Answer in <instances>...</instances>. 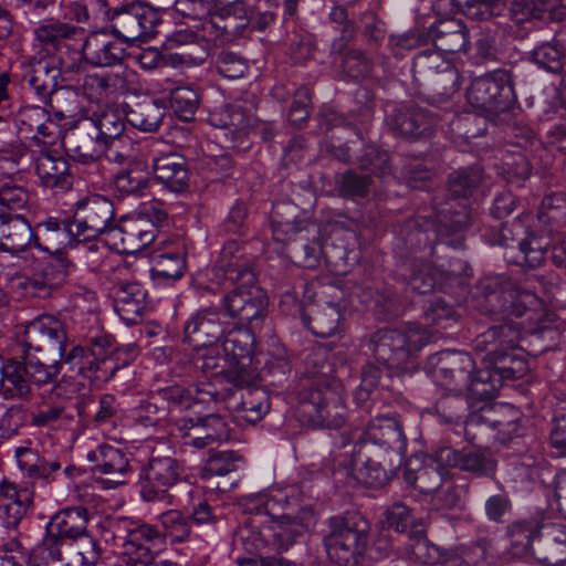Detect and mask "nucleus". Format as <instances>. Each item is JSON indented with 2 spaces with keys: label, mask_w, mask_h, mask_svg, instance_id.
I'll return each mask as SVG.
<instances>
[{
  "label": "nucleus",
  "mask_w": 566,
  "mask_h": 566,
  "mask_svg": "<svg viewBox=\"0 0 566 566\" xmlns=\"http://www.w3.org/2000/svg\"><path fill=\"white\" fill-rule=\"evenodd\" d=\"M328 558L338 566H352L367 544L364 530L350 527L342 517L329 520V533L324 538Z\"/></svg>",
  "instance_id": "obj_10"
},
{
  "label": "nucleus",
  "mask_w": 566,
  "mask_h": 566,
  "mask_svg": "<svg viewBox=\"0 0 566 566\" xmlns=\"http://www.w3.org/2000/svg\"><path fill=\"white\" fill-rule=\"evenodd\" d=\"M361 443L367 453H373L370 449L377 447L398 453L406 450V437L402 429L394 418L389 417L373 419L363 433Z\"/></svg>",
  "instance_id": "obj_19"
},
{
  "label": "nucleus",
  "mask_w": 566,
  "mask_h": 566,
  "mask_svg": "<svg viewBox=\"0 0 566 566\" xmlns=\"http://www.w3.org/2000/svg\"><path fill=\"white\" fill-rule=\"evenodd\" d=\"M114 218V207L111 200L99 195H92L75 203L74 222L77 240L95 239L107 232Z\"/></svg>",
  "instance_id": "obj_13"
},
{
  "label": "nucleus",
  "mask_w": 566,
  "mask_h": 566,
  "mask_svg": "<svg viewBox=\"0 0 566 566\" xmlns=\"http://www.w3.org/2000/svg\"><path fill=\"white\" fill-rule=\"evenodd\" d=\"M430 339L427 329L418 324L405 328L376 332L370 340L375 358L389 369H403L411 355Z\"/></svg>",
  "instance_id": "obj_6"
},
{
  "label": "nucleus",
  "mask_w": 566,
  "mask_h": 566,
  "mask_svg": "<svg viewBox=\"0 0 566 566\" xmlns=\"http://www.w3.org/2000/svg\"><path fill=\"white\" fill-rule=\"evenodd\" d=\"M127 88L123 75L116 74H88L82 85L83 95L93 103H101L117 92Z\"/></svg>",
  "instance_id": "obj_33"
},
{
  "label": "nucleus",
  "mask_w": 566,
  "mask_h": 566,
  "mask_svg": "<svg viewBox=\"0 0 566 566\" xmlns=\"http://www.w3.org/2000/svg\"><path fill=\"white\" fill-rule=\"evenodd\" d=\"M1 369L3 373V388L13 390L19 396L29 392V378L24 364L17 360H9L1 366Z\"/></svg>",
  "instance_id": "obj_50"
},
{
  "label": "nucleus",
  "mask_w": 566,
  "mask_h": 566,
  "mask_svg": "<svg viewBox=\"0 0 566 566\" xmlns=\"http://www.w3.org/2000/svg\"><path fill=\"white\" fill-rule=\"evenodd\" d=\"M146 291L136 282L118 285L115 290L114 308L126 323H136L145 308Z\"/></svg>",
  "instance_id": "obj_30"
},
{
  "label": "nucleus",
  "mask_w": 566,
  "mask_h": 566,
  "mask_svg": "<svg viewBox=\"0 0 566 566\" xmlns=\"http://www.w3.org/2000/svg\"><path fill=\"white\" fill-rule=\"evenodd\" d=\"M77 240L76 229L72 224L55 218H48L36 224L33 235V247L44 253L48 261L44 264L34 263L33 276L27 279L24 287L32 296L46 297L53 287L64 280L72 263L63 255V249Z\"/></svg>",
  "instance_id": "obj_4"
},
{
  "label": "nucleus",
  "mask_w": 566,
  "mask_h": 566,
  "mask_svg": "<svg viewBox=\"0 0 566 566\" xmlns=\"http://www.w3.org/2000/svg\"><path fill=\"white\" fill-rule=\"evenodd\" d=\"M437 271L430 264H426L422 266V269L413 273L409 285L412 290L418 291L420 294H427L437 286Z\"/></svg>",
  "instance_id": "obj_64"
},
{
  "label": "nucleus",
  "mask_w": 566,
  "mask_h": 566,
  "mask_svg": "<svg viewBox=\"0 0 566 566\" xmlns=\"http://www.w3.org/2000/svg\"><path fill=\"white\" fill-rule=\"evenodd\" d=\"M161 541V533L153 525L132 523L124 542V553L128 557V563L134 566L148 565L153 562V546Z\"/></svg>",
  "instance_id": "obj_20"
},
{
  "label": "nucleus",
  "mask_w": 566,
  "mask_h": 566,
  "mask_svg": "<svg viewBox=\"0 0 566 566\" xmlns=\"http://www.w3.org/2000/svg\"><path fill=\"white\" fill-rule=\"evenodd\" d=\"M64 143L70 155L82 164L96 161L108 148V145L92 129L76 137L70 136Z\"/></svg>",
  "instance_id": "obj_34"
},
{
  "label": "nucleus",
  "mask_w": 566,
  "mask_h": 566,
  "mask_svg": "<svg viewBox=\"0 0 566 566\" xmlns=\"http://www.w3.org/2000/svg\"><path fill=\"white\" fill-rule=\"evenodd\" d=\"M74 64L61 55L33 57L22 65L23 80L41 98H46L59 88V78L71 72Z\"/></svg>",
  "instance_id": "obj_12"
},
{
  "label": "nucleus",
  "mask_w": 566,
  "mask_h": 566,
  "mask_svg": "<svg viewBox=\"0 0 566 566\" xmlns=\"http://www.w3.org/2000/svg\"><path fill=\"white\" fill-rule=\"evenodd\" d=\"M488 302L492 306L494 302H502L492 308L493 314L507 313L524 319L492 327L475 339L476 352H485L481 357L483 368L475 376L472 375L475 360L468 353L446 350L433 357V380L451 394L468 391L480 400L494 398L504 379L521 378L528 370L527 360L517 348L523 335L536 332L546 323L563 319L534 293L512 283H506L500 292L490 293Z\"/></svg>",
  "instance_id": "obj_1"
},
{
  "label": "nucleus",
  "mask_w": 566,
  "mask_h": 566,
  "mask_svg": "<svg viewBox=\"0 0 566 566\" xmlns=\"http://www.w3.org/2000/svg\"><path fill=\"white\" fill-rule=\"evenodd\" d=\"M90 470L96 474L111 475L102 480L104 489H115L126 482L132 473L129 461L126 454L111 443H98L86 453Z\"/></svg>",
  "instance_id": "obj_16"
},
{
  "label": "nucleus",
  "mask_w": 566,
  "mask_h": 566,
  "mask_svg": "<svg viewBox=\"0 0 566 566\" xmlns=\"http://www.w3.org/2000/svg\"><path fill=\"white\" fill-rule=\"evenodd\" d=\"M19 337L27 349L53 352L59 359L65 358L66 332L53 315L44 314L28 322Z\"/></svg>",
  "instance_id": "obj_11"
},
{
  "label": "nucleus",
  "mask_w": 566,
  "mask_h": 566,
  "mask_svg": "<svg viewBox=\"0 0 566 566\" xmlns=\"http://www.w3.org/2000/svg\"><path fill=\"white\" fill-rule=\"evenodd\" d=\"M88 523L87 510L82 506L69 507L55 513L46 525V531L53 532L66 542L86 537Z\"/></svg>",
  "instance_id": "obj_27"
},
{
  "label": "nucleus",
  "mask_w": 566,
  "mask_h": 566,
  "mask_svg": "<svg viewBox=\"0 0 566 566\" xmlns=\"http://www.w3.org/2000/svg\"><path fill=\"white\" fill-rule=\"evenodd\" d=\"M107 13L106 0H75L66 8L65 17L77 22L97 25L106 22Z\"/></svg>",
  "instance_id": "obj_42"
},
{
  "label": "nucleus",
  "mask_w": 566,
  "mask_h": 566,
  "mask_svg": "<svg viewBox=\"0 0 566 566\" xmlns=\"http://www.w3.org/2000/svg\"><path fill=\"white\" fill-rule=\"evenodd\" d=\"M112 160L118 164H128L115 177V186L118 191L127 195L138 193L147 187L149 179L147 165L137 159L134 145L130 146L127 153L113 151Z\"/></svg>",
  "instance_id": "obj_22"
},
{
  "label": "nucleus",
  "mask_w": 566,
  "mask_h": 566,
  "mask_svg": "<svg viewBox=\"0 0 566 566\" xmlns=\"http://www.w3.org/2000/svg\"><path fill=\"white\" fill-rule=\"evenodd\" d=\"M503 0H463V14L472 20H488L504 10Z\"/></svg>",
  "instance_id": "obj_54"
},
{
  "label": "nucleus",
  "mask_w": 566,
  "mask_h": 566,
  "mask_svg": "<svg viewBox=\"0 0 566 566\" xmlns=\"http://www.w3.org/2000/svg\"><path fill=\"white\" fill-rule=\"evenodd\" d=\"M342 315L338 306L325 303L312 313L311 316L303 315L304 325L313 335L322 338L332 337L342 332L339 322Z\"/></svg>",
  "instance_id": "obj_35"
},
{
  "label": "nucleus",
  "mask_w": 566,
  "mask_h": 566,
  "mask_svg": "<svg viewBox=\"0 0 566 566\" xmlns=\"http://www.w3.org/2000/svg\"><path fill=\"white\" fill-rule=\"evenodd\" d=\"M76 108L59 109L53 115L42 106L28 105L20 108L15 126L21 135L43 145H51L59 138L65 119H75Z\"/></svg>",
  "instance_id": "obj_9"
},
{
  "label": "nucleus",
  "mask_w": 566,
  "mask_h": 566,
  "mask_svg": "<svg viewBox=\"0 0 566 566\" xmlns=\"http://www.w3.org/2000/svg\"><path fill=\"white\" fill-rule=\"evenodd\" d=\"M482 180V169L478 166L460 169L450 175V190L454 196L467 197Z\"/></svg>",
  "instance_id": "obj_51"
},
{
  "label": "nucleus",
  "mask_w": 566,
  "mask_h": 566,
  "mask_svg": "<svg viewBox=\"0 0 566 566\" xmlns=\"http://www.w3.org/2000/svg\"><path fill=\"white\" fill-rule=\"evenodd\" d=\"M289 252L296 264L313 269L319 264L323 249L318 241L313 240L312 242L301 244L296 242L289 249Z\"/></svg>",
  "instance_id": "obj_55"
},
{
  "label": "nucleus",
  "mask_w": 566,
  "mask_h": 566,
  "mask_svg": "<svg viewBox=\"0 0 566 566\" xmlns=\"http://www.w3.org/2000/svg\"><path fill=\"white\" fill-rule=\"evenodd\" d=\"M155 178L172 192H182L188 188L189 175L182 156L170 153L154 158Z\"/></svg>",
  "instance_id": "obj_25"
},
{
  "label": "nucleus",
  "mask_w": 566,
  "mask_h": 566,
  "mask_svg": "<svg viewBox=\"0 0 566 566\" xmlns=\"http://www.w3.org/2000/svg\"><path fill=\"white\" fill-rule=\"evenodd\" d=\"M386 522L389 527L395 528L399 533L408 532L410 536L416 531L415 524H419L422 520L415 517L407 505L397 502L386 511Z\"/></svg>",
  "instance_id": "obj_48"
},
{
  "label": "nucleus",
  "mask_w": 566,
  "mask_h": 566,
  "mask_svg": "<svg viewBox=\"0 0 566 566\" xmlns=\"http://www.w3.org/2000/svg\"><path fill=\"white\" fill-rule=\"evenodd\" d=\"M29 554L17 538H9L0 546V566H27Z\"/></svg>",
  "instance_id": "obj_60"
},
{
  "label": "nucleus",
  "mask_w": 566,
  "mask_h": 566,
  "mask_svg": "<svg viewBox=\"0 0 566 566\" xmlns=\"http://www.w3.org/2000/svg\"><path fill=\"white\" fill-rule=\"evenodd\" d=\"M69 542L46 531L41 544L36 547V554L45 562H59L62 559V548Z\"/></svg>",
  "instance_id": "obj_63"
},
{
  "label": "nucleus",
  "mask_w": 566,
  "mask_h": 566,
  "mask_svg": "<svg viewBox=\"0 0 566 566\" xmlns=\"http://www.w3.org/2000/svg\"><path fill=\"white\" fill-rule=\"evenodd\" d=\"M179 479V467L175 459L165 457L153 459L139 476L140 496L145 501H165L172 503L168 494Z\"/></svg>",
  "instance_id": "obj_14"
},
{
  "label": "nucleus",
  "mask_w": 566,
  "mask_h": 566,
  "mask_svg": "<svg viewBox=\"0 0 566 566\" xmlns=\"http://www.w3.org/2000/svg\"><path fill=\"white\" fill-rule=\"evenodd\" d=\"M254 334L250 329L232 328L222 343L224 365L220 366L219 347L214 344L193 346V363L197 368L212 375L224 374L234 385H249L256 377V365L253 358Z\"/></svg>",
  "instance_id": "obj_5"
},
{
  "label": "nucleus",
  "mask_w": 566,
  "mask_h": 566,
  "mask_svg": "<svg viewBox=\"0 0 566 566\" xmlns=\"http://www.w3.org/2000/svg\"><path fill=\"white\" fill-rule=\"evenodd\" d=\"M35 38L41 43L45 55L64 56L74 46L77 29L66 23H46L35 29Z\"/></svg>",
  "instance_id": "obj_29"
},
{
  "label": "nucleus",
  "mask_w": 566,
  "mask_h": 566,
  "mask_svg": "<svg viewBox=\"0 0 566 566\" xmlns=\"http://www.w3.org/2000/svg\"><path fill=\"white\" fill-rule=\"evenodd\" d=\"M416 531L410 535L411 544L408 545L411 557L420 564L433 566H457L458 559H449L441 563V554L437 546L429 543L424 536L423 522L415 524Z\"/></svg>",
  "instance_id": "obj_38"
},
{
  "label": "nucleus",
  "mask_w": 566,
  "mask_h": 566,
  "mask_svg": "<svg viewBox=\"0 0 566 566\" xmlns=\"http://www.w3.org/2000/svg\"><path fill=\"white\" fill-rule=\"evenodd\" d=\"M24 155L20 146L0 150V250L11 254L33 245L34 230L22 214L30 193L15 178Z\"/></svg>",
  "instance_id": "obj_3"
},
{
  "label": "nucleus",
  "mask_w": 566,
  "mask_h": 566,
  "mask_svg": "<svg viewBox=\"0 0 566 566\" xmlns=\"http://www.w3.org/2000/svg\"><path fill=\"white\" fill-rule=\"evenodd\" d=\"M433 124V118L419 108L399 111L392 119L394 129L409 137L430 134Z\"/></svg>",
  "instance_id": "obj_39"
},
{
  "label": "nucleus",
  "mask_w": 566,
  "mask_h": 566,
  "mask_svg": "<svg viewBox=\"0 0 566 566\" xmlns=\"http://www.w3.org/2000/svg\"><path fill=\"white\" fill-rule=\"evenodd\" d=\"M270 531L277 549L286 551L305 533L306 526L300 517L281 515L273 518Z\"/></svg>",
  "instance_id": "obj_41"
},
{
  "label": "nucleus",
  "mask_w": 566,
  "mask_h": 566,
  "mask_svg": "<svg viewBox=\"0 0 566 566\" xmlns=\"http://www.w3.org/2000/svg\"><path fill=\"white\" fill-rule=\"evenodd\" d=\"M157 229L143 217L122 219L107 231V243L120 254H134L154 242Z\"/></svg>",
  "instance_id": "obj_15"
},
{
  "label": "nucleus",
  "mask_w": 566,
  "mask_h": 566,
  "mask_svg": "<svg viewBox=\"0 0 566 566\" xmlns=\"http://www.w3.org/2000/svg\"><path fill=\"white\" fill-rule=\"evenodd\" d=\"M312 403L319 421L329 428H339L345 422V406L329 389L312 395Z\"/></svg>",
  "instance_id": "obj_37"
},
{
  "label": "nucleus",
  "mask_w": 566,
  "mask_h": 566,
  "mask_svg": "<svg viewBox=\"0 0 566 566\" xmlns=\"http://www.w3.org/2000/svg\"><path fill=\"white\" fill-rule=\"evenodd\" d=\"M381 378V370L374 365H367L361 373V381L356 390L355 400L358 405L365 403L371 396L373 390L377 388Z\"/></svg>",
  "instance_id": "obj_62"
},
{
  "label": "nucleus",
  "mask_w": 566,
  "mask_h": 566,
  "mask_svg": "<svg viewBox=\"0 0 566 566\" xmlns=\"http://www.w3.org/2000/svg\"><path fill=\"white\" fill-rule=\"evenodd\" d=\"M125 54L124 42L106 31L92 32L81 45L82 59L95 67L120 64Z\"/></svg>",
  "instance_id": "obj_18"
},
{
  "label": "nucleus",
  "mask_w": 566,
  "mask_h": 566,
  "mask_svg": "<svg viewBox=\"0 0 566 566\" xmlns=\"http://www.w3.org/2000/svg\"><path fill=\"white\" fill-rule=\"evenodd\" d=\"M504 410H513L509 405L503 403H485L479 412L469 416V424L485 423L489 427L497 428L503 424V420L499 417Z\"/></svg>",
  "instance_id": "obj_61"
},
{
  "label": "nucleus",
  "mask_w": 566,
  "mask_h": 566,
  "mask_svg": "<svg viewBox=\"0 0 566 566\" xmlns=\"http://www.w3.org/2000/svg\"><path fill=\"white\" fill-rule=\"evenodd\" d=\"M434 461L438 465L457 468L479 475L494 470V462L484 452L471 449L458 451L451 447H441L434 451Z\"/></svg>",
  "instance_id": "obj_24"
},
{
  "label": "nucleus",
  "mask_w": 566,
  "mask_h": 566,
  "mask_svg": "<svg viewBox=\"0 0 566 566\" xmlns=\"http://www.w3.org/2000/svg\"><path fill=\"white\" fill-rule=\"evenodd\" d=\"M165 115L164 108L156 102H148L137 105L126 115V120L134 127L145 130H156Z\"/></svg>",
  "instance_id": "obj_44"
},
{
  "label": "nucleus",
  "mask_w": 566,
  "mask_h": 566,
  "mask_svg": "<svg viewBox=\"0 0 566 566\" xmlns=\"http://www.w3.org/2000/svg\"><path fill=\"white\" fill-rule=\"evenodd\" d=\"M61 359H52L51 365H44L39 360L28 359L24 363L29 382L35 385L48 384L59 374V363Z\"/></svg>",
  "instance_id": "obj_59"
},
{
  "label": "nucleus",
  "mask_w": 566,
  "mask_h": 566,
  "mask_svg": "<svg viewBox=\"0 0 566 566\" xmlns=\"http://www.w3.org/2000/svg\"><path fill=\"white\" fill-rule=\"evenodd\" d=\"M33 502V492L28 488H18L3 480L0 483V522L6 527H15L27 515Z\"/></svg>",
  "instance_id": "obj_21"
},
{
  "label": "nucleus",
  "mask_w": 566,
  "mask_h": 566,
  "mask_svg": "<svg viewBox=\"0 0 566 566\" xmlns=\"http://www.w3.org/2000/svg\"><path fill=\"white\" fill-rule=\"evenodd\" d=\"M270 410V398L261 388H248L241 395V402L237 408V417L248 423H256Z\"/></svg>",
  "instance_id": "obj_40"
},
{
  "label": "nucleus",
  "mask_w": 566,
  "mask_h": 566,
  "mask_svg": "<svg viewBox=\"0 0 566 566\" xmlns=\"http://www.w3.org/2000/svg\"><path fill=\"white\" fill-rule=\"evenodd\" d=\"M35 172L42 185L48 188L64 190L71 186L67 161L51 153H41L34 161Z\"/></svg>",
  "instance_id": "obj_31"
},
{
  "label": "nucleus",
  "mask_w": 566,
  "mask_h": 566,
  "mask_svg": "<svg viewBox=\"0 0 566 566\" xmlns=\"http://www.w3.org/2000/svg\"><path fill=\"white\" fill-rule=\"evenodd\" d=\"M532 61L541 69L551 73H557L563 69L564 55L552 43H543L532 51Z\"/></svg>",
  "instance_id": "obj_53"
},
{
  "label": "nucleus",
  "mask_w": 566,
  "mask_h": 566,
  "mask_svg": "<svg viewBox=\"0 0 566 566\" xmlns=\"http://www.w3.org/2000/svg\"><path fill=\"white\" fill-rule=\"evenodd\" d=\"M549 244L551 240L547 237H527L518 242V251L522 260H516V263L520 265H527L528 268H536L541 265Z\"/></svg>",
  "instance_id": "obj_45"
},
{
  "label": "nucleus",
  "mask_w": 566,
  "mask_h": 566,
  "mask_svg": "<svg viewBox=\"0 0 566 566\" xmlns=\"http://www.w3.org/2000/svg\"><path fill=\"white\" fill-rule=\"evenodd\" d=\"M239 468V458L232 451H222L209 458L201 471L202 479L224 476Z\"/></svg>",
  "instance_id": "obj_49"
},
{
  "label": "nucleus",
  "mask_w": 566,
  "mask_h": 566,
  "mask_svg": "<svg viewBox=\"0 0 566 566\" xmlns=\"http://www.w3.org/2000/svg\"><path fill=\"white\" fill-rule=\"evenodd\" d=\"M111 336H97L92 339L90 348L74 346L64 358L70 369L93 381H107L115 373V367L109 358L113 353Z\"/></svg>",
  "instance_id": "obj_8"
},
{
  "label": "nucleus",
  "mask_w": 566,
  "mask_h": 566,
  "mask_svg": "<svg viewBox=\"0 0 566 566\" xmlns=\"http://www.w3.org/2000/svg\"><path fill=\"white\" fill-rule=\"evenodd\" d=\"M510 17L520 24L539 18L545 11V0H510Z\"/></svg>",
  "instance_id": "obj_56"
},
{
  "label": "nucleus",
  "mask_w": 566,
  "mask_h": 566,
  "mask_svg": "<svg viewBox=\"0 0 566 566\" xmlns=\"http://www.w3.org/2000/svg\"><path fill=\"white\" fill-rule=\"evenodd\" d=\"M513 96V87L504 73L474 78L467 92L468 102L478 109L499 111L506 106Z\"/></svg>",
  "instance_id": "obj_17"
},
{
  "label": "nucleus",
  "mask_w": 566,
  "mask_h": 566,
  "mask_svg": "<svg viewBox=\"0 0 566 566\" xmlns=\"http://www.w3.org/2000/svg\"><path fill=\"white\" fill-rule=\"evenodd\" d=\"M433 45L441 53H457L469 45L465 25L457 19L441 20L430 29Z\"/></svg>",
  "instance_id": "obj_28"
},
{
  "label": "nucleus",
  "mask_w": 566,
  "mask_h": 566,
  "mask_svg": "<svg viewBox=\"0 0 566 566\" xmlns=\"http://www.w3.org/2000/svg\"><path fill=\"white\" fill-rule=\"evenodd\" d=\"M77 120H87L92 130L108 146L120 139L125 130V118L118 109L107 108L102 113L88 116V111L81 107L76 109Z\"/></svg>",
  "instance_id": "obj_26"
},
{
  "label": "nucleus",
  "mask_w": 566,
  "mask_h": 566,
  "mask_svg": "<svg viewBox=\"0 0 566 566\" xmlns=\"http://www.w3.org/2000/svg\"><path fill=\"white\" fill-rule=\"evenodd\" d=\"M186 271V254L182 249L158 254L151 268L153 276L163 280H179Z\"/></svg>",
  "instance_id": "obj_43"
},
{
  "label": "nucleus",
  "mask_w": 566,
  "mask_h": 566,
  "mask_svg": "<svg viewBox=\"0 0 566 566\" xmlns=\"http://www.w3.org/2000/svg\"><path fill=\"white\" fill-rule=\"evenodd\" d=\"M165 536L171 542H184L190 534V523L178 510H168L159 515Z\"/></svg>",
  "instance_id": "obj_47"
},
{
  "label": "nucleus",
  "mask_w": 566,
  "mask_h": 566,
  "mask_svg": "<svg viewBox=\"0 0 566 566\" xmlns=\"http://www.w3.org/2000/svg\"><path fill=\"white\" fill-rule=\"evenodd\" d=\"M211 275L209 289L227 292L221 298L227 315L247 324L243 329H250L253 334V328L266 315L268 297L255 284L251 259L243 254L237 241H228L223 245Z\"/></svg>",
  "instance_id": "obj_2"
},
{
  "label": "nucleus",
  "mask_w": 566,
  "mask_h": 566,
  "mask_svg": "<svg viewBox=\"0 0 566 566\" xmlns=\"http://www.w3.org/2000/svg\"><path fill=\"white\" fill-rule=\"evenodd\" d=\"M99 557L101 549L97 541L86 536L81 539L75 555L65 566H95Z\"/></svg>",
  "instance_id": "obj_58"
},
{
  "label": "nucleus",
  "mask_w": 566,
  "mask_h": 566,
  "mask_svg": "<svg viewBox=\"0 0 566 566\" xmlns=\"http://www.w3.org/2000/svg\"><path fill=\"white\" fill-rule=\"evenodd\" d=\"M177 427L181 436L188 439L186 442L187 444H191L196 448H205L209 446L208 436L203 426L202 418H182L178 420Z\"/></svg>",
  "instance_id": "obj_57"
},
{
  "label": "nucleus",
  "mask_w": 566,
  "mask_h": 566,
  "mask_svg": "<svg viewBox=\"0 0 566 566\" xmlns=\"http://www.w3.org/2000/svg\"><path fill=\"white\" fill-rule=\"evenodd\" d=\"M221 2L230 6V10L242 21V23H232L230 19L223 20L218 18L205 19L201 21V29L198 31V38L206 41H217L224 34H230L233 30L244 25L250 19V11L243 6L241 0H221Z\"/></svg>",
  "instance_id": "obj_32"
},
{
  "label": "nucleus",
  "mask_w": 566,
  "mask_h": 566,
  "mask_svg": "<svg viewBox=\"0 0 566 566\" xmlns=\"http://www.w3.org/2000/svg\"><path fill=\"white\" fill-rule=\"evenodd\" d=\"M432 462L434 467L428 465L421 468L415 478V486L421 493L430 494L438 491L446 476L447 465H438L434 461V453L432 454Z\"/></svg>",
  "instance_id": "obj_52"
},
{
  "label": "nucleus",
  "mask_w": 566,
  "mask_h": 566,
  "mask_svg": "<svg viewBox=\"0 0 566 566\" xmlns=\"http://www.w3.org/2000/svg\"><path fill=\"white\" fill-rule=\"evenodd\" d=\"M106 21L111 23L114 35L124 43H130L153 38L161 20L159 12L150 6L132 1L108 9Z\"/></svg>",
  "instance_id": "obj_7"
},
{
  "label": "nucleus",
  "mask_w": 566,
  "mask_h": 566,
  "mask_svg": "<svg viewBox=\"0 0 566 566\" xmlns=\"http://www.w3.org/2000/svg\"><path fill=\"white\" fill-rule=\"evenodd\" d=\"M170 106L175 114L182 120H190L199 105V96L189 86H179L170 92Z\"/></svg>",
  "instance_id": "obj_46"
},
{
  "label": "nucleus",
  "mask_w": 566,
  "mask_h": 566,
  "mask_svg": "<svg viewBox=\"0 0 566 566\" xmlns=\"http://www.w3.org/2000/svg\"><path fill=\"white\" fill-rule=\"evenodd\" d=\"M185 339L193 346L214 344L222 335L219 312L216 308H202L189 316L184 328Z\"/></svg>",
  "instance_id": "obj_23"
},
{
  "label": "nucleus",
  "mask_w": 566,
  "mask_h": 566,
  "mask_svg": "<svg viewBox=\"0 0 566 566\" xmlns=\"http://www.w3.org/2000/svg\"><path fill=\"white\" fill-rule=\"evenodd\" d=\"M14 457L19 469L30 479L49 481L51 474L61 469L59 461H46L29 447H18Z\"/></svg>",
  "instance_id": "obj_36"
}]
</instances>
